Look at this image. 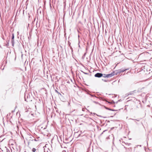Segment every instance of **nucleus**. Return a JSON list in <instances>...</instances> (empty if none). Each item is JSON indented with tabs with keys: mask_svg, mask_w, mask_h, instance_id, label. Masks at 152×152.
Wrapping results in <instances>:
<instances>
[{
	"mask_svg": "<svg viewBox=\"0 0 152 152\" xmlns=\"http://www.w3.org/2000/svg\"><path fill=\"white\" fill-rule=\"evenodd\" d=\"M115 75V72H113L112 73L110 74H108L107 75L104 74V77H112V76H114Z\"/></svg>",
	"mask_w": 152,
	"mask_h": 152,
	"instance_id": "f257e3e1",
	"label": "nucleus"
},
{
	"mask_svg": "<svg viewBox=\"0 0 152 152\" xmlns=\"http://www.w3.org/2000/svg\"><path fill=\"white\" fill-rule=\"evenodd\" d=\"M103 74L101 73H97L95 75V76L96 77H100L102 76Z\"/></svg>",
	"mask_w": 152,
	"mask_h": 152,
	"instance_id": "f03ea898",
	"label": "nucleus"
},
{
	"mask_svg": "<svg viewBox=\"0 0 152 152\" xmlns=\"http://www.w3.org/2000/svg\"><path fill=\"white\" fill-rule=\"evenodd\" d=\"M128 69H120L119 72L120 73L123 72H124L125 71L128 70Z\"/></svg>",
	"mask_w": 152,
	"mask_h": 152,
	"instance_id": "7ed1b4c3",
	"label": "nucleus"
},
{
	"mask_svg": "<svg viewBox=\"0 0 152 152\" xmlns=\"http://www.w3.org/2000/svg\"><path fill=\"white\" fill-rule=\"evenodd\" d=\"M37 150L34 148H33L32 149V151L33 152H35Z\"/></svg>",
	"mask_w": 152,
	"mask_h": 152,
	"instance_id": "20e7f679",
	"label": "nucleus"
},
{
	"mask_svg": "<svg viewBox=\"0 0 152 152\" xmlns=\"http://www.w3.org/2000/svg\"><path fill=\"white\" fill-rule=\"evenodd\" d=\"M55 91L58 94H60V95H61V94L57 90H56Z\"/></svg>",
	"mask_w": 152,
	"mask_h": 152,
	"instance_id": "39448f33",
	"label": "nucleus"
},
{
	"mask_svg": "<svg viewBox=\"0 0 152 152\" xmlns=\"http://www.w3.org/2000/svg\"><path fill=\"white\" fill-rule=\"evenodd\" d=\"M109 103H110V104H113V103H114V102H113V101H112V102H109Z\"/></svg>",
	"mask_w": 152,
	"mask_h": 152,
	"instance_id": "423d86ee",
	"label": "nucleus"
},
{
	"mask_svg": "<svg viewBox=\"0 0 152 152\" xmlns=\"http://www.w3.org/2000/svg\"><path fill=\"white\" fill-rule=\"evenodd\" d=\"M14 38V35L13 34L12 35V39H13Z\"/></svg>",
	"mask_w": 152,
	"mask_h": 152,
	"instance_id": "0eeeda50",
	"label": "nucleus"
}]
</instances>
